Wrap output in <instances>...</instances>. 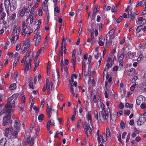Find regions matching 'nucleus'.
<instances>
[{
    "mask_svg": "<svg viewBox=\"0 0 146 146\" xmlns=\"http://www.w3.org/2000/svg\"><path fill=\"white\" fill-rule=\"evenodd\" d=\"M21 30L19 27L16 26L13 28L11 36L9 38L12 44H14L19 38V34Z\"/></svg>",
    "mask_w": 146,
    "mask_h": 146,
    "instance_id": "f257e3e1",
    "label": "nucleus"
},
{
    "mask_svg": "<svg viewBox=\"0 0 146 146\" xmlns=\"http://www.w3.org/2000/svg\"><path fill=\"white\" fill-rule=\"evenodd\" d=\"M8 109H7L4 111V114H5V115L3 117L2 123L3 126L8 125L9 124L11 119V113L14 111L13 109H11L10 111L8 110Z\"/></svg>",
    "mask_w": 146,
    "mask_h": 146,
    "instance_id": "f03ea898",
    "label": "nucleus"
},
{
    "mask_svg": "<svg viewBox=\"0 0 146 146\" xmlns=\"http://www.w3.org/2000/svg\"><path fill=\"white\" fill-rule=\"evenodd\" d=\"M32 59V57H31L29 58V61L27 60V57L24 56L21 61V63H24V66L25 67L24 74H25L29 72L31 68V62Z\"/></svg>",
    "mask_w": 146,
    "mask_h": 146,
    "instance_id": "7ed1b4c3",
    "label": "nucleus"
},
{
    "mask_svg": "<svg viewBox=\"0 0 146 146\" xmlns=\"http://www.w3.org/2000/svg\"><path fill=\"white\" fill-rule=\"evenodd\" d=\"M16 96L15 94L13 95L8 99L7 104L5 107L6 110L7 109H9L8 110L10 111L11 109H13V108L15 106V102L13 99L15 97H16Z\"/></svg>",
    "mask_w": 146,
    "mask_h": 146,
    "instance_id": "20e7f679",
    "label": "nucleus"
},
{
    "mask_svg": "<svg viewBox=\"0 0 146 146\" xmlns=\"http://www.w3.org/2000/svg\"><path fill=\"white\" fill-rule=\"evenodd\" d=\"M109 111L102 112L101 111L99 112L100 120L101 121L104 120L106 121H108V119L109 118V116L110 114V109L109 107Z\"/></svg>",
    "mask_w": 146,
    "mask_h": 146,
    "instance_id": "39448f33",
    "label": "nucleus"
},
{
    "mask_svg": "<svg viewBox=\"0 0 146 146\" xmlns=\"http://www.w3.org/2000/svg\"><path fill=\"white\" fill-rule=\"evenodd\" d=\"M19 121L17 120H15L14 124V128L16 129L14 130L13 132H12V135L14 138H16L17 137L19 131Z\"/></svg>",
    "mask_w": 146,
    "mask_h": 146,
    "instance_id": "423d86ee",
    "label": "nucleus"
},
{
    "mask_svg": "<svg viewBox=\"0 0 146 146\" xmlns=\"http://www.w3.org/2000/svg\"><path fill=\"white\" fill-rule=\"evenodd\" d=\"M82 125L85 132L86 134L88 136V134H91L93 130V127L91 128L89 124L85 122H82Z\"/></svg>",
    "mask_w": 146,
    "mask_h": 146,
    "instance_id": "0eeeda50",
    "label": "nucleus"
},
{
    "mask_svg": "<svg viewBox=\"0 0 146 146\" xmlns=\"http://www.w3.org/2000/svg\"><path fill=\"white\" fill-rule=\"evenodd\" d=\"M146 121V112L141 115L137 121V125L140 126L143 124Z\"/></svg>",
    "mask_w": 146,
    "mask_h": 146,
    "instance_id": "6e6552de",
    "label": "nucleus"
},
{
    "mask_svg": "<svg viewBox=\"0 0 146 146\" xmlns=\"http://www.w3.org/2000/svg\"><path fill=\"white\" fill-rule=\"evenodd\" d=\"M146 101L145 98L142 95H140L138 97L136 100V103L138 105L141 104H142L145 103Z\"/></svg>",
    "mask_w": 146,
    "mask_h": 146,
    "instance_id": "1a4fd4ad",
    "label": "nucleus"
},
{
    "mask_svg": "<svg viewBox=\"0 0 146 146\" xmlns=\"http://www.w3.org/2000/svg\"><path fill=\"white\" fill-rule=\"evenodd\" d=\"M34 40L35 41V46H38L41 40V35L38 34H36L34 36Z\"/></svg>",
    "mask_w": 146,
    "mask_h": 146,
    "instance_id": "9d476101",
    "label": "nucleus"
},
{
    "mask_svg": "<svg viewBox=\"0 0 146 146\" xmlns=\"http://www.w3.org/2000/svg\"><path fill=\"white\" fill-rule=\"evenodd\" d=\"M17 2L16 0H12L10 3V8L11 11L15 10L17 7Z\"/></svg>",
    "mask_w": 146,
    "mask_h": 146,
    "instance_id": "9b49d317",
    "label": "nucleus"
},
{
    "mask_svg": "<svg viewBox=\"0 0 146 146\" xmlns=\"http://www.w3.org/2000/svg\"><path fill=\"white\" fill-rule=\"evenodd\" d=\"M92 59V57L91 55H89L88 56V62L87 63L89 65L88 67V71L89 72V76L90 77L89 74L91 72L92 70V69L91 66L93 64V63L91 62V60ZM90 77H89V78Z\"/></svg>",
    "mask_w": 146,
    "mask_h": 146,
    "instance_id": "f8f14e48",
    "label": "nucleus"
},
{
    "mask_svg": "<svg viewBox=\"0 0 146 146\" xmlns=\"http://www.w3.org/2000/svg\"><path fill=\"white\" fill-rule=\"evenodd\" d=\"M129 10L128 15H130L131 19H133L135 18V12H133L132 9H129V6H128L125 11L127 12Z\"/></svg>",
    "mask_w": 146,
    "mask_h": 146,
    "instance_id": "ddd939ff",
    "label": "nucleus"
},
{
    "mask_svg": "<svg viewBox=\"0 0 146 146\" xmlns=\"http://www.w3.org/2000/svg\"><path fill=\"white\" fill-rule=\"evenodd\" d=\"M22 29L21 31V33L22 35H24L25 36L27 34V26L26 25V23L25 22H23V23L22 25Z\"/></svg>",
    "mask_w": 146,
    "mask_h": 146,
    "instance_id": "4468645a",
    "label": "nucleus"
},
{
    "mask_svg": "<svg viewBox=\"0 0 146 146\" xmlns=\"http://www.w3.org/2000/svg\"><path fill=\"white\" fill-rule=\"evenodd\" d=\"M46 90L48 91H50V86L51 87V88L52 89L53 83L51 81H49L48 79H47L46 80Z\"/></svg>",
    "mask_w": 146,
    "mask_h": 146,
    "instance_id": "2eb2a0df",
    "label": "nucleus"
},
{
    "mask_svg": "<svg viewBox=\"0 0 146 146\" xmlns=\"http://www.w3.org/2000/svg\"><path fill=\"white\" fill-rule=\"evenodd\" d=\"M9 129L10 131H11L12 133L13 131V127L11 125H10L9 127V128H7L5 129V130L4 132L5 136L6 137H8L10 136V134L9 133Z\"/></svg>",
    "mask_w": 146,
    "mask_h": 146,
    "instance_id": "dca6fc26",
    "label": "nucleus"
},
{
    "mask_svg": "<svg viewBox=\"0 0 146 146\" xmlns=\"http://www.w3.org/2000/svg\"><path fill=\"white\" fill-rule=\"evenodd\" d=\"M47 106L46 112L48 115V117L50 118L51 116L52 111H53L54 110H52V108L51 106H50V107H49L48 104H47Z\"/></svg>",
    "mask_w": 146,
    "mask_h": 146,
    "instance_id": "f3484780",
    "label": "nucleus"
},
{
    "mask_svg": "<svg viewBox=\"0 0 146 146\" xmlns=\"http://www.w3.org/2000/svg\"><path fill=\"white\" fill-rule=\"evenodd\" d=\"M23 43L24 44L23 46H24L25 48L27 49L30 47L31 44L29 39H27L25 40H24Z\"/></svg>",
    "mask_w": 146,
    "mask_h": 146,
    "instance_id": "a211bd4d",
    "label": "nucleus"
},
{
    "mask_svg": "<svg viewBox=\"0 0 146 146\" xmlns=\"http://www.w3.org/2000/svg\"><path fill=\"white\" fill-rule=\"evenodd\" d=\"M136 23L138 24H145L146 23V20L143 17H140L138 18V21H136Z\"/></svg>",
    "mask_w": 146,
    "mask_h": 146,
    "instance_id": "6ab92c4d",
    "label": "nucleus"
},
{
    "mask_svg": "<svg viewBox=\"0 0 146 146\" xmlns=\"http://www.w3.org/2000/svg\"><path fill=\"white\" fill-rule=\"evenodd\" d=\"M86 117L88 122H90L91 124V126H92L91 124V122L92 121V117L91 116V113L90 111H89L88 113L86 114Z\"/></svg>",
    "mask_w": 146,
    "mask_h": 146,
    "instance_id": "aec40b11",
    "label": "nucleus"
},
{
    "mask_svg": "<svg viewBox=\"0 0 146 146\" xmlns=\"http://www.w3.org/2000/svg\"><path fill=\"white\" fill-rule=\"evenodd\" d=\"M135 74V69L133 68H132L129 69L127 73V75L129 76H132Z\"/></svg>",
    "mask_w": 146,
    "mask_h": 146,
    "instance_id": "412c9836",
    "label": "nucleus"
},
{
    "mask_svg": "<svg viewBox=\"0 0 146 146\" xmlns=\"http://www.w3.org/2000/svg\"><path fill=\"white\" fill-rule=\"evenodd\" d=\"M98 141H100L102 143H103L107 141L106 139V138H104L102 135L98 137Z\"/></svg>",
    "mask_w": 146,
    "mask_h": 146,
    "instance_id": "4be33fe9",
    "label": "nucleus"
},
{
    "mask_svg": "<svg viewBox=\"0 0 146 146\" xmlns=\"http://www.w3.org/2000/svg\"><path fill=\"white\" fill-rule=\"evenodd\" d=\"M42 8V10L44 11L46 13L48 12V6L47 5L46 3H43L42 5V7L40 8Z\"/></svg>",
    "mask_w": 146,
    "mask_h": 146,
    "instance_id": "5701e85b",
    "label": "nucleus"
},
{
    "mask_svg": "<svg viewBox=\"0 0 146 146\" xmlns=\"http://www.w3.org/2000/svg\"><path fill=\"white\" fill-rule=\"evenodd\" d=\"M27 143H28L31 146H32L33 144L34 140L32 138H31L30 137H28L27 139Z\"/></svg>",
    "mask_w": 146,
    "mask_h": 146,
    "instance_id": "b1692460",
    "label": "nucleus"
},
{
    "mask_svg": "<svg viewBox=\"0 0 146 146\" xmlns=\"http://www.w3.org/2000/svg\"><path fill=\"white\" fill-rule=\"evenodd\" d=\"M145 5H146V0H143L141 1H139L138 3L137 4L136 6H141L142 7Z\"/></svg>",
    "mask_w": 146,
    "mask_h": 146,
    "instance_id": "393cba45",
    "label": "nucleus"
},
{
    "mask_svg": "<svg viewBox=\"0 0 146 146\" xmlns=\"http://www.w3.org/2000/svg\"><path fill=\"white\" fill-rule=\"evenodd\" d=\"M78 77V75L76 74H72L71 77V79L70 80V84L71 83V82H73L74 81V79H76Z\"/></svg>",
    "mask_w": 146,
    "mask_h": 146,
    "instance_id": "a878e982",
    "label": "nucleus"
},
{
    "mask_svg": "<svg viewBox=\"0 0 146 146\" xmlns=\"http://www.w3.org/2000/svg\"><path fill=\"white\" fill-rule=\"evenodd\" d=\"M41 24V21L39 20L38 19L35 20V25H38L37 27V29H39Z\"/></svg>",
    "mask_w": 146,
    "mask_h": 146,
    "instance_id": "bb28decb",
    "label": "nucleus"
},
{
    "mask_svg": "<svg viewBox=\"0 0 146 146\" xmlns=\"http://www.w3.org/2000/svg\"><path fill=\"white\" fill-rule=\"evenodd\" d=\"M25 13V12L24 11V10L23 8L19 12L18 15H19V16L22 17L24 15Z\"/></svg>",
    "mask_w": 146,
    "mask_h": 146,
    "instance_id": "cd10ccee",
    "label": "nucleus"
},
{
    "mask_svg": "<svg viewBox=\"0 0 146 146\" xmlns=\"http://www.w3.org/2000/svg\"><path fill=\"white\" fill-rule=\"evenodd\" d=\"M6 143V138H3L0 140V146H5Z\"/></svg>",
    "mask_w": 146,
    "mask_h": 146,
    "instance_id": "c85d7f7f",
    "label": "nucleus"
},
{
    "mask_svg": "<svg viewBox=\"0 0 146 146\" xmlns=\"http://www.w3.org/2000/svg\"><path fill=\"white\" fill-rule=\"evenodd\" d=\"M10 0H5V8L8 9L9 8L10 5Z\"/></svg>",
    "mask_w": 146,
    "mask_h": 146,
    "instance_id": "c756f323",
    "label": "nucleus"
},
{
    "mask_svg": "<svg viewBox=\"0 0 146 146\" xmlns=\"http://www.w3.org/2000/svg\"><path fill=\"white\" fill-rule=\"evenodd\" d=\"M31 54V51L30 50H29V49H28L27 52L26 53V55L25 56H26L27 57V60H28V61H29V58L31 57H32L33 58V56H30Z\"/></svg>",
    "mask_w": 146,
    "mask_h": 146,
    "instance_id": "7c9ffc66",
    "label": "nucleus"
},
{
    "mask_svg": "<svg viewBox=\"0 0 146 146\" xmlns=\"http://www.w3.org/2000/svg\"><path fill=\"white\" fill-rule=\"evenodd\" d=\"M53 125L54 126L55 125L54 123V120L53 119H51L50 121L48 122L47 125V127L48 129H49L50 125Z\"/></svg>",
    "mask_w": 146,
    "mask_h": 146,
    "instance_id": "2f4dec72",
    "label": "nucleus"
},
{
    "mask_svg": "<svg viewBox=\"0 0 146 146\" xmlns=\"http://www.w3.org/2000/svg\"><path fill=\"white\" fill-rule=\"evenodd\" d=\"M86 63L85 61H84V60H82V72H83L84 71V72H85V70H86Z\"/></svg>",
    "mask_w": 146,
    "mask_h": 146,
    "instance_id": "473e14b6",
    "label": "nucleus"
},
{
    "mask_svg": "<svg viewBox=\"0 0 146 146\" xmlns=\"http://www.w3.org/2000/svg\"><path fill=\"white\" fill-rule=\"evenodd\" d=\"M125 54L124 52L122 53L120 56H119V59L118 62H122L123 61V59L124 57Z\"/></svg>",
    "mask_w": 146,
    "mask_h": 146,
    "instance_id": "72a5a7b5",
    "label": "nucleus"
},
{
    "mask_svg": "<svg viewBox=\"0 0 146 146\" xmlns=\"http://www.w3.org/2000/svg\"><path fill=\"white\" fill-rule=\"evenodd\" d=\"M70 90L71 93L72 94L73 96H74L75 92V93L73 87V86L72 83L70 84Z\"/></svg>",
    "mask_w": 146,
    "mask_h": 146,
    "instance_id": "f704fd0d",
    "label": "nucleus"
},
{
    "mask_svg": "<svg viewBox=\"0 0 146 146\" xmlns=\"http://www.w3.org/2000/svg\"><path fill=\"white\" fill-rule=\"evenodd\" d=\"M115 29H112L111 30L110 32H109L108 34L106 35L108 37H109L110 38V37L114 33L115 31Z\"/></svg>",
    "mask_w": 146,
    "mask_h": 146,
    "instance_id": "c9c22d12",
    "label": "nucleus"
},
{
    "mask_svg": "<svg viewBox=\"0 0 146 146\" xmlns=\"http://www.w3.org/2000/svg\"><path fill=\"white\" fill-rule=\"evenodd\" d=\"M115 29H112L111 30L110 32H109L108 34L106 35L108 37H109L110 38V37L114 33L115 31Z\"/></svg>",
    "mask_w": 146,
    "mask_h": 146,
    "instance_id": "e433bc0d",
    "label": "nucleus"
},
{
    "mask_svg": "<svg viewBox=\"0 0 146 146\" xmlns=\"http://www.w3.org/2000/svg\"><path fill=\"white\" fill-rule=\"evenodd\" d=\"M17 87V86L15 83L11 84L9 88V90H13L15 89Z\"/></svg>",
    "mask_w": 146,
    "mask_h": 146,
    "instance_id": "4c0bfd02",
    "label": "nucleus"
},
{
    "mask_svg": "<svg viewBox=\"0 0 146 146\" xmlns=\"http://www.w3.org/2000/svg\"><path fill=\"white\" fill-rule=\"evenodd\" d=\"M136 53L135 52H131L129 51L127 53V55L129 56H131V57H133L136 55Z\"/></svg>",
    "mask_w": 146,
    "mask_h": 146,
    "instance_id": "58836bf2",
    "label": "nucleus"
},
{
    "mask_svg": "<svg viewBox=\"0 0 146 146\" xmlns=\"http://www.w3.org/2000/svg\"><path fill=\"white\" fill-rule=\"evenodd\" d=\"M67 39V38L66 37H65L64 36H63V38L62 39V44H64V49L66 48V45L65 44V42Z\"/></svg>",
    "mask_w": 146,
    "mask_h": 146,
    "instance_id": "ea45409f",
    "label": "nucleus"
},
{
    "mask_svg": "<svg viewBox=\"0 0 146 146\" xmlns=\"http://www.w3.org/2000/svg\"><path fill=\"white\" fill-rule=\"evenodd\" d=\"M109 37H108L107 36H106V37L104 39V43H105V44H106V45H107V43H108H108L109 42H111V40H109L108 41V38Z\"/></svg>",
    "mask_w": 146,
    "mask_h": 146,
    "instance_id": "a19ab883",
    "label": "nucleus"
},
{
    "mask_svg": "<svg viewBox=\"0 0 146 146\" xmlns=\"http://www.w3.org/2000/svg\"><path fill=\"white\" fill-rule=\"evenodd\" d=\"M109 93V92L108 90V89L107 88H106V89L105 90V92L104 93V95L106 98H108V94Z\"/></svg>",
    "mask_w": 146,
    "mask_h": 146,
    "instance_id": "79ce46f5",
    "label": "nucleus"
},
{
    "mask_svg": "<svg viewBox=\"0 0 146 146\" xmlns=\"http://www.w3.org/2000/svg\"><path fill=\"white\" fill-rule=\"evenodd\" d=\"M98 9V8L96 7L93 10V11L92 16L94 17H95L96 13L97 12V11L99 10Z\"/></svg>",
    "mask_w": 146,
    "mask_h": 146,
    "instance_id": "37998d69",
    "label": "nucleus"
},
{
    "mask_svg": "<svg viewBox=\"0 0 146 146\" xmlns=\"http://www.w3.org/2000/svg\"><path fill=\"white\" fill-rule=\"evenodd\" d=\"M44 50V47H41L40 50L37 52L36 54V56H38Z\"/></svg>",
    "mask_w": 146,
    "mask_h": 146,
    "instance_id": "c03bdc74",
    "label": "nucleus"
},
{
    "mask_svg": "<svg viewBox=\"0 0 146 146\" xmlns=\"http://www.w3.org/2000/svg\"><path fill=\"white\" fill-rule=\"evenodd\" d=\"M44 118L43 114H41L39 115L38 117V119L40 122H42L43 121Z\"/></svg>",
    "mask_w": 146,
    "mask_h": 146,
    "instance_id": "a18cd8bd",
    "label": "nucleus"
},
{
    "mask_svg": "<svg viewBox=\"0 0 146 146\" xmlns=\"http://www.w3.org/2000/svg\"><path fill=\"white\" fill-rule=\"evenodd\" d=\"M106 133L107 137H110V130L108 127L106 128Z\"/></svg>",
    "mask_w": 146,
    "mask_h": 146,
    "instance_id": "49530a36",
    "label": "nucleus"
},
{
    "mask_svg": "<svg viewBox=\"0 0 146 146\" xmlns=\"http://www.w3.org/2000/svg\"><path fill=\"white\" fill-rule=\"evenodd\" d=\"M39 63V60L37 58L35 59V64L36 68L38 66Z\"/></svg>",
    "mask_w": 146,
    "mask_h": 146,
    "instance_id": "de8ad7c7",
    "label": "nucleus"
},
{
    "mask_svg": "<svg viewBox=\"0 0 146 146\" xmlns=\"http://www.w3.org/2000/svg\"><path fill=\"white\" fill-rule=\"evenodd\" d=\"M27 48H25L24 46H22L20 51V53L23 54L25 53L27 50Z\"/></svg>",
    "mask_w": 146,
    "mask_h": 146,
    "instance_id": "09e8293b",
    "label": "nucleus"
},
{
    "mask_svg": "<svg viewBox=\"0 0 146 146\" xmlns=\"http://www.w3.org/2000/svg\"><path fill=\"white\" fill-rule=\"evenodd\" d=\"M56 5L54 6V11L55 12H56L57 13H59L60 12V10L59 9V8Z\"/></svg>",
    "mask_w": 146,
    "mask_h": 146,
    "instance_id": "8fccbe9b",
    "label": "nucleus"
},
{
    "mask_svg": "<svg viewBox=\"0 0 146 146\" xmlns=\"http://www.w3.org/2000/svg\"><path fill=\"white\" fill-rule=\"evenodd\" d=\"M23 8L24 9L25 13H29L30 11V9L29 7L26 8L25 7H23Z\"/></svg>",
    "mask_w": 146,
    "mask_h": 146,
    "instance_id": "3c124183",
    "label": "nucleus"
},
{
    "mask_svg": "<svg viewBox=\"0 0 146 146\" xmlns=\"http://www.w3.org/2000/svg\"><path fill=\"white\" fill-rule=\"evenodd\" d=\"M64 49V44H61V46L60 48V53L61 54L62 56H63V50Z\"/></svg>",
    "mask_w": 146,
    "mask_h": 146,
    "instance_id": "603ef678",
    "label": "nucleus"
},
{
    "mask_svg": "<svg viewBox=\"0 0 146 146\" xmlns=\"http://www.w3.org/2000/svg\"><path fill=\"white\" fill-rule=\"evenodd\" d=\"M117 6L115 5H113L111 9V11L112 12H114L116 11Z\"/></svg>",
    "mask_w": 146,
    "mask_h": 146,
    "instance_id": "864d4df0",
    "label": "nucleus"
},
{
    "mask_svg": "<svg viewBox=\"0 0 146 146\" xmlns=\"http://www.w3.org/2000/svg\"><path fill=\"white\" fill-rule=\"evenodd\" d=\"M21 44L20 43H17V44L16 47V50H19L21 48Z\"/></svg>",
    "mask_w": 146,
    "mask_h": 146,
    "instance_id": "5fc2aeb1",
    "label": "nucleus"
},
{
    "mask_svg": "<svg viewBox=\"0 0 146 146\" xmlns=\"http://www.w3.org/2000/svg\"><path fill=\"white\" fill-rule=\"evenodd\" d=\"M94 115L96 119H97V120H98V119L99 117L97 111L96 110H94Z\"/></svg>",
    "mask_w": 146,
    "mask_h": 146,
    "instance_id": "6e6d98bb",
    "label": "nucleus"
},
{
    "mask_svg": "<svg viewBox=\"0 0 146 146\" xmlns=\"http://www.w3.org/2000/svg\"><path fill=\"white\" fill-rule=\"evenodd\" d=\"M126 107L131 108H132L133 105L132 104H130L129 103H126L125 105Z\"/></svg>",
    "mask_w": 146,
    "mask_h": 146,
    "instance_id": "4d7b16f0",
    "label": "nucleus"
},
{
    "mask_svg": "<svg viewBox=\"0 0 146 146\" xmlns=\"http://www.w3.org/2000/svg\"><path fill=\"white\" fill-rule=\"evenodd\" d=\"M76 58L75 56L72 57V63L73 64L74 67V68H75V65L76 64Z\"/></svg>",
    "mask_w": 146,
    "mask_h": 146,
    "instance_id": "13d9d810",
    "label": "nucleus"
},
{
    "mask_svg": "<svg viewBox=\"0 0 146 146\" xmlns=\"http://www.w3.org/2000/svg\"><path fill=\"white\" fill-rule=\"evenodd\" d=\"M101 106L102 108V109L103 110V111L102 112H104V111L105 110L106 111H109V110H106V109L105 108V105L104 104H102L101 105Z\"/></svg>",
    "mask_w": 146,
    "mask_h": 146,
    "instance_id": "bf43d9fd",
    "label": "nucleus"
},
{
    "mask_svg": "<svg viewBox=\"0 0 146 146\" xmlns=\"http://www.w3.org/2000/svg\"><path fill=\"white\" fill-rule=\"evenodd\" d=\"M142 25H140L138 26L136 29V31L137 33H139L140 31L142 29Z\"/></svg>",
    "mask_w": 146,
    "mask_h": 146,
    "instance_id": "052dcab7",
    "label": "nucleus"
},
{
    "mask_svg": "<svg viewBox=\"0 0 146 146\" xmlns=\"http://www.w3.org/2000/svg\"><path fill=\"white\" fill-rule=\"evenodd\" d=\"M140 107L142 109L144 110L146 108V104L145 103L141 104L140 106Z\"/></svg>",
    "mask_w": 146,
    "mask_h": 146,
    "instance_id": "680f3d73",
    "label": "nucleus"
},
{
    "mask_svg": "<svg viewBox=\"0 0 146 146\" xmlns=\"http://www.w3.org/2000/svg\"><path fill=\"white\" fill-rule=\"evenodd\" d=\"M42 13L43 12L42 11V8H40L38 11V15L39 16H41L42 15Z\"/></svg>",
    "mask_w": 146,
    "mask_h": 146,
    "instance_id": "e2e57ef3",
    "label": "nucleus"
},
{
    "mask_svg": "<svg viewBox=\"0 0 146 146\" xmlns=\"http://www.w3.org/2000/svg\"><path fill=\"white\" fill-rule=\"evenodd\" d=\"M95 73V70L94 69L92 68V70L89 74V75L92 76Z\"/></svg>",
    "mask_w": 146,
    "mask_h": 146,
    "instance_id": "0e129e2a",
    "label": "nucleus"
},
{
    "mask_svg": "<svg viewBox=\"0 0 146 146\" xmlns=\"http://www.w3.org/2000/svg\"><path fill=\"white\" fill-rule=\"evenodd\" d=\"M131 134L130 133H128L127 135V137L126 140V142L127 143L129 142V140L130 139V137Z\"/></svg>",
    "mask_w": 146,
    "mask_h": 146,
    "instance_id": "69168bd1",
    "label": "nucleus"
},
{
    "mask_svg": "<svg viewBox=\"0 0 146 146\" xmlns=\"http://www.w3.org/2000/svg\"><path fill=\"white\" fill-rule=\"evenodd\" d=\"M33 82H31L29 84V86L31 88L34 89V86L33 85Z\"/></svg>",
    "mask_w": 146,
    "mask_h": 146,
    "instance_id": "338daca9",
    "label": "nucleus"
},
{
    "mask_svg": "<svg viewBox=\"0 0 146 146\" xmlns=\"http://www.w3.org/2000/svg\"><path fill=\"white\" fill-rule=\"evenodd\" d=\"M138 77L137 76H135L134 77L132 80V82L133 83H134L136 82V80L137 79Z\"/></svg>",
    "mask_w": 146,
    "mask_h": 146,
    "instance_id": "774afa93",
    "label": "nucleus"
}]
</instances>
